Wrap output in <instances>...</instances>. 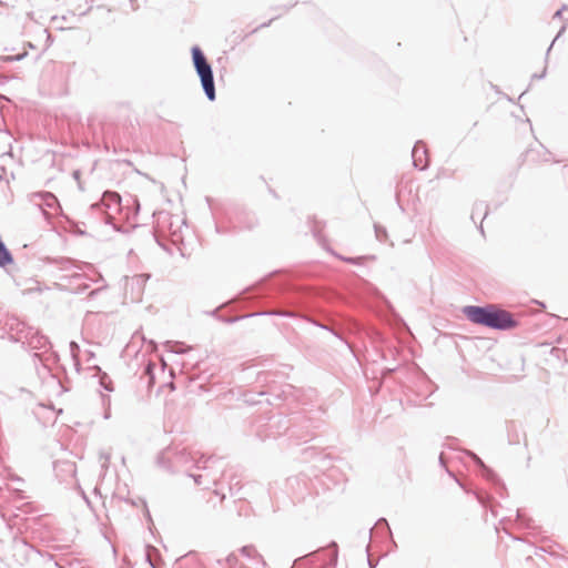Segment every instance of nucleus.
<instances>
[{"mask_svg": "<svg viewBox=\"0 0 568 568\" xmlns=\"http://www.w3.org/2000/svg\"><path fill=\"white\" fill-rule=\"evenodd\" d=\"M104 199L113 201L118 204L120 203V200H121L120 195L116 193H105Z\"/></svg>", "mask_w": 568, "mask_h": 568, "instance_id": "6", "label": "nucleus"}, {"mask_svg": "<svg viewBox=\"0 0 568 568\" xmlns=\"http://www.w3.org/2000/svg\"><path fill=\"white\" fill-rule=\"evenodd\" d=\"M455 173H456V169L455 168L443 165V166H440L438 169L437 174H436V179L437 180H445V181L452 180V179H454Z\"/></svg>", "mask_w": 568, "mask_h": 568, "instance_id": "4", "label": "nucleus"}, {"mask_svg": "<svg viewBox=\"0 0 568 568\" xmlns=\"http://www.w3.org/2000/svg\"><path fill=\"white\" fill-rule=\"evenodd\" d=\"M12 263V256L3 243L0 242V265L6 266Z\"/></svg>", "mask_w": 568, "mask_h": 568, "instance_id": "5", "label": "nucleus"}, {"mask_svg": "<svg viewBox=\"0 0 568 568\" xmlns=\"http://www.w3.org/2000/svg\"><path fill=\"white\" fill-rule=\"evenodd\" d=\"M463 312L473 323L490 328L508 329L516 325L510 313L498 310L494 305L486 307L466 306Z\"/></svg>", "mask_w": 568, "mask_h": 568, "instance_id": "1", "label": "nucleus"}, {"mask_svg": "<svg viewBox=\"0 0 568 568\" xmlns=\"http://www.w3.org/2000/svg\"><path fill=\"white\" fill-rule=\"evenodd\" d=\"M143 282L142 277L141 276H138V277H134L132 280V284L136 283V284H141Z\"/></svg>", "mask_w": 568, "mask_h": 568, "instance_id": "7", "label": "nucleus"}, {"mask_svg": "<svg viewBox=\"0 0 568 568\" xmlns=\"http://www.w3.org/2000/svg\"><path fill=\"white\" fill-rule=\"evenodd\" d=\"M192 57L196 72L201 78V82L205 91V94L210 100H214L215 88L211 65L207 63L205 57L197 47H194L192 49Z\"/></svg>", "mask_w": 568, "mask_h": 568, "instance_id": "2", "label": "nucleus"}, {"mask_svg": "<svg viewBox=\"0 0 568 568\" xmlns=\"http://www.w3.org/2000/svg\"><path fill=\"white\" fill-rule=\"evenodd\" d=\"M175 389V386L172 382L163 385L161 388H160V392L161 393H164L166 396L165 398L163 399V406L165 408H172L175 404V400L174 398L172 397V394Z\"/></svg>", "mask_w": 568, "mask_h": 568, "instance_id": "3", "label": "nucleus"}]
</instances>
